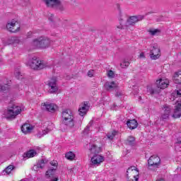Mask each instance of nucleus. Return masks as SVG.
Here are the masks:
<instances>
[{"instance_id":"58836bf2","label":"nucleus","mask_w":181,"mask_h":181,"mask_svg":"<svg viewBox=\"0 0 181 181\" xmlns=\"http://www.w3.org/2000/svg\"><path fill=\"white\" fill-rule=\"evenodd\" d=\"M107 77H109L110 78H114V77H115V74H114V71H112V70H109L107 71Z\"/></svg>"},{"instance_id":"473e14b6","label":"nucleus","mask_w":181,"mask_h":181,"mask_svg":"<svg viewBox=\"0 0 181 181\" xmlns=\"http://www.w3.org/2000/svg\"><path fill=\"white\" fill-rule=\"evenodd\" d=\"M19 43V39L16 37H11L8 39V45H15Z\"/></svg>"},{"instance_id":"bb28decb","label":"nucleus","mask_w":181,"mask_h":181,"mask_svg":"<svg viewBox=\"0 0 181 181\" xmlns=\"http://www.w3.org/2000/svg\"><path fill=\"white\" fill-rule=\"evenodd\" d=\"M147 91L150 93V94H158V93H159V91L156 90L155 86H148Z\"/></svg>"},{"instance_id":"7c9ffc66","label":"nucleus","mask_w":181,"mask_h":181,"mask_svg":"<svg viewBox=\"0 0 181 181\" xmlns=\"http://www.w3.org/2000/svg\"><path fill=\"white\" fill-rule=\"evenodd\" d=\"M65 157L68 160H74V158H76V154L74 153L69 151L65 154Z\"/></svg>"},{"instance_id":"4468645a","label":"nucleus","mask_w":181,"mask_h":181,"mask_svg":"<svg viewBox=\"0 0 181 181\" xmlns=\"http://www.w3.org/2000/svg\"><path fill=\"white\" fill-rule=\"evenodd\" d=\"M90 162L92 165L98 166V165H101V163L104 162V156L101 155H95L92 156Z\"/></svg>"},{"instance_id":"cd10ccee","label":"nucleus","mask_w":181,"mask_h":181,"mask_svg":"<svg viewBox=\"0 0 181 181\" xmlns=\"http://www.w3.org/2000/svg\"><path fill=\"white\" fill-rule=\"evenodd\" d=\"M116 135H118V131L113 130L111 132L107 133V136L108 139H110V141H112Z\"/></svg>"},{"instance_id":"6e6552de","label":"nucleus","mask_w":181,"mask_h":181,"mask_svg":"<svg viewBox=\"0 0 181 181\" xmlns=\"http://www.w3.org/2000/svg\"><path fill=\"white\" fill-rule=\"evenodd\" d=\"M160 165V158L156 155L151 156L148 160V168H158Z\"/></svg>"},{"instance_id":"4c0bfd02","label":"nucleus","mask_w":181,"mask_h":181,"mask_svg":"<svg viewBox=\"0 0 181 181\" xmlns=\"http://www.w3.org/2000/svg\"><path fill=\"white\" fill-rule=\"evenodd\" d=\"M1 91H8V90H9V85L8 84L1 85Z\"/></svg>"},{"instance_id":"c756f323","label":"nucleus","mask_w":181,"mask_h":181,"mask_svg":"<svg viewBox=\"0 0 181 181\" xmlns=\"http://www.w3.org/2000/svg\"><path fill=\"white\" fill-rule=\"evenodd\" d=\"M127 144L130 146H134L135 145V137L129 136L127 139Z\"/></svg>"},{"instance_id":"72a5a7b5","label":"nucleus","mask_w":181,"mask_h":181,"mask_svg":"<svg viewBox=\"0 0 181 181\" xmlns=\"http://www.w3.org/2000/svg\"><path fill=\"white\" fill-rule=\"evenodd\" d=\"M55 9L57 11H59V12H63L64 11V6L63 5H62L60 0L58 1L57 4L55 7Z\"/></svg>"},{"instance_id":"8fccbe9b","label":"nucleus","mask_w":181,"mask_h":181,"mask_svg":"<svg viewBox=\"0 0 181 181\" xmlns=\"http://www.w3.org/2000/svg\"><path fill=\"white\" fill-rule=\"evenodd\" d=\"M28 35H32V33H28Z\"/></svg>"},{"instance_id":"a18cd8bd","label":"nucleus","mask_w":181,"mask_h":181,"mask_svg":"<svg viewBox=\"0 0 181 181\" xmlns=\"http://www.w3.org/2000/svg\"><path fill=\"white\" fill-rule=\"evenodd\" d=\"M54 18V15L51 14V16L49 18V21H50V22H53Z\"/></svg>"},{"instance_id":"4be33fe9","label":"nucleus","mask_w":181,"mask_h":181,"mask_svg":"<svg viewBox=\"0 0 181 181\" xmlns=\"http://www.w3.org/2000/svg\"><path fill=\"white\" fill-rule=\"evenodd\" d=\"M47 163V160L45 159H42L41 160L38 161L37 165H34L35 170H37V169H43L45 168V165Z\"/></svg>"},{"instance_id":"9b49d317","label":"nucleus","mask_w":181,"mask_h":181,"mask_svg":"<svg viewBox=\"0 0 181 181\" xmlns=\"http://www.w3.org/2000/svg\"><path fill=\"white\" fill-rule=\"evenodd\" d=\"M6 28L10 32H12L13 33H16V32H18V30L21 29L18 21H15L14 20H13L11 23H8Z\"/></svg>"},{"instance_id":"5701e85b","label":"nucleus","mask_w":181,"mask_h":181,"mask_svg":"<svg viewBox=\"0 0 181 181\" xmlns=\"http://www.w3.org/2000/svg\"><path fill=\"white\" fill-rule=\"evenodd\" d=\"M173 81L175 84H181V71L174 74Z\"/></svg>"},{"instance_id":"c9c22d12","label":"nucleus","mask_w":181,"mask_h":181,"mask_svg":"<svg viewBox=\"0 0 181 181\" xmlns=\"http://www.w3.org/2000/svg\"><path fill=\"white\" fill-rule=\"evenodd\" d=\"M128 66H129V62H128V61H123L120 64V67H122V69H125V68L128 67Z\"/></svg>"},{"instance_id":"de8ad7c7","label":"nucleus","mask_w":181,"mask_h":181,"mask_svg":"<svg viewBox=\"0 0 181 181\" xmlns=\"http://www.w3.org/2000/svg\"><path fill=\"white\" fill-rule=\"evenodd\" d=\"M117 28H118V29H122V25L120 24L119 26H117Z\"/></svg>"},{"instance_id":"20e7f679","label":"nucleus","mask_w":181,"mask_h":181,"mask_svg":"<svg viewBox=\"0 0 181 181\" xmlns=\"http://www.w3.org/2000/svg\"><path fill=\"white\" fill-rule=\"evenodd\" d=\"M22 111V109L21 107L13 105L12 107H11L6 113V117L8 119H14V118H16L17 115H19L21 114V112Z\"/></svg>"},{"instance_id":"f3484780","label":"nucleus","mask_w":181,"mask_h":181,"mask_svg":"<svg viewBox=\"0 0 181 181\" xmlns=\"http://www.w3.org/2000/svg\"><path fill=\"white\" fill-rule=\"evenodd\" d=\"M33 128L34 127L32 124L25 123L21 127V131L23 134H30L33 131Z\"/></svg>"},{"instance_id":"6ab92c4d","label":"nucleus","mask_w":181,"mask_h":181,"mask_svg":"<svg viewBox=\"0 0 181 181\" xmlns=\"http://www.w3.org/2000/svg\"><path fill=\"white\" fill-rule=\"evenodd\" d=\"M90 152V156H94L98 155L101 152V147H98L96 145H92L91 148L89 149Z\"/></svg>"},{"instance_id":"f704fd0d","label":"nucleus","mask_w":181,"mask_h":181,"mask_svg":"<svg viewBox=\"0 0 181 181\" xmlns=\"http://www.w3.org/2000/svg\"><path fill=\"white\" fill-rule=\"evenodd\" d=\"M175 148L177 152H181V141L177 140V141L175 144Z\"/></svg>"},{"instance_id":"423d86ee","label":"nucleus","mask_w":181,"mask_h":181,"mask_svg":"<svg viewBox=\"0 0 181 181\" xmlns=\"http://www.w3.org/2000/svg\"><path fill=\"white\" fill-rule=\"evenodd\" d=\"M30 67L33 70H42V69H46V67H47V63L45 61H40L33 58L30 62Z\"/></svg>"},{"instance_id":"412c9836","label":"nucleus","mask_w":181,"mask_h":181,"mask_svg":"<svg viewBox=\"0 0 181 181\" xmlns=\"http://www.w3.org/2000/svg\"><path fill=\"white\" fill-rule=\"evenodd\" d=\"M105 87L106 90H107V91H112L114 88H117L118 87V84H117V83H115L114 81H107L105 83Z\"/></svg>"},{"instance_id":"37998d69","label":"nucleus","mask_w":181,"mask_h":181,"mask_svg":"<svg viewBox=\"0 0 181 181\" xmlns=\"http://www.w3.org/2000/svg\"><path fill=\"white\" fill-rule=\"evenodd\" d=\"M122 95H124V93H122L121 91H117L115 94L116 97H122Z\"/></svg>"},{"instance_id":"f257e3e1","label":"nucleus","mask_w":181,"mask_h":181,"mask_svg":"<svg viewBox=\"0 0 181 181\" xmlns=\"http://www.w3.org/2000/svg\"><path fill=\"white\" fill-rule=\"evenodd\" d=\"M61 130L71 129L74 128V115L69 109H66L62 112Z\"/></svg>"},{"instance_id":"f03ea898","label":"nucleus","mask_w":181,"mask_h":181,"mask_svg":"<svg viewBox=\"0 0 181 181\" xmlns=\"http://www.w3.org/2000/svg\"><path fill=\"white\" fill-rule=\"evenodd\" d=\"M52 43L53 41L47 37H39L33 40L31 46L34 49H47V47H50V45Z\"/></svg>"},{"instance_id":"dca6fc26","label":"nucleus","mask_w":181,"mask_h":181,"mask_svg":"<svg viewBox=\"0 0 181 181\" xmlns=\"http://www.w3.org/2000/svg\"><path fill=\"white\" fill-rule=\"evenodd\" d=\"M156 85L158 88H160L161 90H165V88H166V87L169 86V80L160 78L156 81Z\"/></svg>"},{"instance_id":"ddd939ff","label":"nucleus","mask_w":181,"mask_h":181,"mask_svg":"<svg viewBox=\"0 0 181 181\" xmlns=\"http://www.w3.org/2000/svg\"><path fill=\"white\" fill-rule=\"evenodd\" d=\"M90 109V105H88V102H84L79 106L78 112L81 117H84L87 114V111Z\"/></svg>"},{"instance_id":"7ed1b4c3","label":"nucleus","mask_w":181,"mask_h":181,"mask_svg":"<svg viewBox=\"0 0 181 181\" xmlns=\"http://www.w3.org/2000/svg\"><path fill=\"white\" fill-rule=\"evenodd\" d=\"M180 97H181V88L180 90L173 92L170 98L171 101L178 103L174 110V114L173 115V118H180L181 117V100L179 101V100H177Z\"/></svg>"},{"instance_id":"b1692460","label":"nucleus","mask_w":181,"mask_h":181,"mask_svg":"<svg viewBox=\"0 0 181 181\" xmlns=\"http://www.w3.org/2000/svg\"><path fill=\"white\" fill-rule=\"evenodd\" d=\"M37 155V153L35 150H30L27 153H25L23 154L24 159H29V158H33L34 156H36Z\"/></svg>"},{"instance_id":"a211bd4d","label":"nucleus","mask_w":181,"mask_h":181,"mask_svg":"<svg viewBox=\"0 0 181 181\" xmlns=\"http://www.w3.org/2000/svg\"><path fill=\"white\" fill-rule=\"evenodd\" d=\"M44 106L45 107L46 111H48V112H54L56 110H57V105L54 103H44Z\"/></svg>"},{"instance_id":"c03bdc74","label":"nucleus","mask_w":181,"mask_h":181,"mask_svg":"<svg viewBox=\"0 0 181 181\" xmlns=\"http://www.w3.org/2000/svg\"><path fill=\"white\" fill-rule=\"evenodd\" d=\"M49 181H59V177H51Z\"/></svg>"},{"instance_id":"39448f33","label":"nucleus","mask_w":181,"mask_h":181,"mask_svg":"<svg viewBox=\"0 0 181 181\" xmlns=\"http://www.w3.org/2000/svg\"><path fill=\"white\" fill-rule=\"evenodd\" d=\"M128 181H138L139 179V171L135 166H132L127 171Z\"/></svg>"},{"instance_id":"aec40b11","label":"nucleus","mask_w":181,"mask_h":181,"mask_svg":"<svg viewBox=\"0 0 181 181\" xmlns=\"http://www.w3.org/2000/svg\"><path fill=\"white\" fill-rule=\"evenodd\" d=\"M59 0H45L44 2L48 8H56Z\"/></svg>"},{"instance_id":"a878e982","label":"nucleus","mask_w":181,"mask_h":181,"mask_svg":"<svg viewBox=\"0 0 181 181\" xmlns=\"http://www.w3.org/2000/svg\"><path fill=\"white\" fill-rule=\"evenodd\" d=\"M147 32L151 35V36H156L159 33H160V30L159 29H155V28H150L147 30Z\"/></svg>"},{"instance_id":"c85d7f7f","label":"nucleus","mask_w":181,"mask_h":181,"mask_svg":"<svg viewBox=\"0 0 181 181\" xmlns=\"http://www.w3.org/2000/svg\"><path fill=\"white\" fill-rule=\"evenodd\" d=\"M15 169V166L10 165L4 170H3V175H10L11 172Z\"/></svg>"},{"instance_id":"e433bc0d","label":"nucleus","mask_w":181,"mask_h":181,"mask_svg":"<svg viewBox=\"0 0 181 181\" xmlns=\"http://www.w3.org/2000/svg\"><path fill=\"white\" fill-rule=\"evenodd\" d=\"M14 74L16 77V78H22V74L21 73V71L19 69H16L14 71Z\"/></svg>"},{"instance_id":"09e8293b","label":"nucleus","mask_w":181,"mask_h":181,"mask_svg":"<svg viewBox=\"0 0 181 181\" xmlns=\"http://www.w3.org/2000/svg\"><path fill=\"white\" fill-rule=\"evenodd\" d=\"M156 181H165L163 179L157 180Z\"/></svg>"},{"instance_id":"0eeeda50","label":"nucleus","mask_w":181,"mask_h":181,"mask_svg":"<svg viewBox=\"0 0 181 181\" xmlns=\"http://www.w3.org/2000/svg\"><path fill=\"white\" fill-rule=\"evenodd\" d=\"M49 86V92L50 94H56L59 91V86H57V78L52 77L47 83Z\"/></svg>"},{"instance_id":"f8f14e48","label":"nucleus","mask_w":181,"mask_h":181,"mask_svg":"<svg viewBox=\"0 0 181 181\" xmlns=\"http://www.w3.org/2000/svg\"><path fill=\"white\" fill-rule=\"evenodd\" d=\"M163 110L164 113H163L160 117V121H165V119H168V118H169V115H170V112H172V106L164 105Z\"/></svg>"},{"instance_id":"1a4fd4ad","label":"nucleus","mask_w":181,"mask_h":181,"mask_svg":"<svg viewBox=\"0 0 181 181\" xmlns=\"http://www.w3.org/2000/svg\"><path fill=\"white\" fill-rule=\"evenodd\" d=\"M150 57L152 60H156L158 57H160V48L158 45L151 47Z\"/></svg>"},{"instance_id":"ea45409f","label":"nucleus","mask_w":181,"mask_h":181,"mask_svg":"<svg viewBox=\"0 0 181 181\" xmlns=\"http://www.w3.org/2000/svg\"><path fill=\"white\" fill-rule=\"evenodd\" d=\"M50 165H51L52 166H54V167L52 168V169H56V170H57V165H59L58 163H57V160H52V161H51V162H50Z\"/></svg>"},{"instance_id":"49530a36","label":"nucleus","mask_w":181,"mask_h":181,"mask_svg":"<svg viewBox=\"0 0 181 181\" xmlns=\"http://www.w3.org/2000/svg\"><path fill=\"white\" fill-rule=\"evenodd\" d=\"M139 57L142 58H145V54L144 52H141L139 55Z\"/></svg>"},{"instance_id":"393cba45","label":"nucleus","mask_w":181,"mask_h":181,"mask_svg":"<svg viewBox=\"0 0 181 181\" xmlns=\"http://www.w3.org/2000/svg\"><path fill=\"white\" fill-rule=\"evenodd\" d=\"M56 168H49L45 173V176L47 179H50V177H53L56 174Z\"/></svg>"},{"instance_id":"2eb2a0df","label":"nucleus","mask_w":181,"mask_h":181,"mask_svg":"<svg viewBox=\"0 0 181 181\" xmlns=\"http://www.w3.org/2000/svg\"><path fill=\"white\" fill-rule=\"evenodd\" d=\"M123 122H126V124L127 125L128 128L132 130L138 128V122L135 119H125L123 121Z\"/></svg>"},{"instance_id":"79ce46f5","label":"nucleus","mask_w":181,"mask_h":181,"mask_svg":"<svg viewBox=\"0 0 181 181\" xmlns=\"http://www.w3.org/2000/svg\"><path fill=\"white\" fill-rule=\"evenodd\" d=\"M88 77H93L94 76V70H90L88 72Z\"/></svg>"},{"instance_id":"a19ab883","label":"nucleus","mask_w":181,"mask_h":181,"mask_svg":"<svg viewBox=\"0 0 181 181\" xmlns=\"http://www.w3.org/2000/svg\"><path fill=\"white\" fill-rule=\"evenodd\" d=\"M116 7H117V10L119 11V15H122V11H121V4H116Z\"/></svg>"},{"instance_id":"9d476101","label":"nucleus","mask_w":181,"mask_h":181,"mask_svg":"<svg viewBox=\"0 0 181 181\" xmlns=\"http://www.w3.org/2000/svg\"><path fill=\"white\" fill-rule=\"evenodd\" d=\"M144 19H145V16H132L127 19V23L131 26H134L135 23H138V22H141V21H144Z\"/></svg>"},{"instance_id":"2f4dec72","label":"nucleus","mask_w":181,"mask_h":181,"mask_svg":"<svg viewBox=\"0 0 181 181\" xmlns=\"http://www.w3.org/2000/svg\"><path fill=\"white\" fill-rule=\"evenodd\" d=\"M47 134H49V129L38 131L37 136V138H42V136H45V135H46Z\"/></svg>"}]
</instances>
